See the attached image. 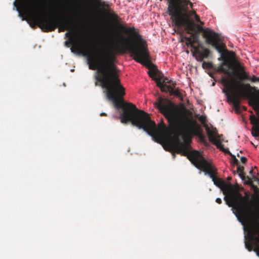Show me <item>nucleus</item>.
Wrapping results in <instances>:
<instances>
[{
	"mask_svg": "<svg viewBox=\"0 0 259 259\" xmlns=\"http://www.w3.org/2000/svg\"><path fill=\"white\" fill-rule=\"evenodd\" d=\"M205 130L209 141L214 144L217 147H221V144H222L221 142L224 140L223 139V135H219L217 128L212 126H211L210 128L208 125H205Z\"/></svg>",
	"mask_w": 259,
	"mask_h": 259,
	"instance_id": "nucleus-9",
	"label": "nucleus"
},
{
	"mask_svg": "<svg viewBox=\"0 0 259 259\" xmlns=\"http://www.w3.org/2000/svg\"><path fill=\"white\" fill-rule=\"evenodd\" d=\"M169 2V9L171 14L176 16V13L180 10L179 4L180 0H167Z\"/></svg>",
	"mask_w": 259,
	"mask_h": 259,
	"instance_id": "nucleus-10",
	"label": "nucleus"
},
{
	"mask_svg": "<svg viewBox=\"0 0 259 259\" xmlns=\"http://www.w3.org/2000/svg\"><path fill=\"white\" fill-rule=\"evenodd\" d=\"M70 45L72 46L71 48L72 52H77L87 57L90 69L94 70L97 69V71L100 68L106 66V63H108L105 56L107 54L110 53V50L101 49L98 54H93L89 51V43L86 40L75 39L71 37L65 42L66 46L68 47Z\"/></svg>",
	"mask_w": 259,
	"mask_h": 259,
	"instance_id": "nucleus-6",
	"label": "nucleus"
},
{
	"mask_svg": "<svg viewBox=\"0 0 259 259\" xmlns=\"http://www.w3.org/2000/svg\"><path fill=\"white\" fill-rule=\"evenodd\" d=\"M181 3L179 4L180 10L176 13V16L171 14L169 9V5H168L167 12L168 15L170 16V19L174 23L175 27L178 29L184 27L187 31V33H191V31H195L196 25L193 20L191 18V16L197 14L195 11L188 12V5H190L192 8L193 4L190 0H180ZM169 3V2H168Z\"/></svg>",
	"mask_w": 259,
	"mask_h": 259,
	"instance_id": "nucleus-8",
	"label": "nucleus"
},
{
	"mask_svg": "<svg viewBox=\"0 0 259 259\" xmlns=\"http://www.w3.org/2000/svg\"><path fill=\"white\" fill-rule=\"evenodd\" d=\"M196 30L194 31L195 32ZM194 31H191V33L192 34V42H193V45H194V44L195 43H198L199 42V39H198V36L197 35H195L194 34H193L192 32H193Z\"/></svg>",
	"mask_w": 259,
	"mask_h": 259,
	"instance_id": "nucleus-19",
	"label": "nucleus"
},
{
	"mask_svg": "<svg viewBox=\"0 0 259 259\" xmlns=\"http://www.w3.org/2000/svg\"><path fill=\"white\" fill-rule=\"evenodd\" d=\"M154 80L156 81L157 87L160 89L161 92L169 93L170 91H172V87L170 85H168L163 84L162 82L161 77H158L157 78H155Z\"/></svg>",
	"mask_w": 259,
	"mask_h": 259,
	"instance_id": "nucleus-12",
	"label": "nucleus"
},
{
	"mask_svg": "<svg viewBox=\"0 0 259 259\" xmlns=\"http://www.w3.org/2000/svg\"><path fill=\"white\" fill-rule=\"evenodd\" d=\"M215 202L218 204H221L222 201L220 198H217L215 200Z\"/></svg>",
	"mask_w": 259,
	"mask_h": 259,
	"instance_id": "nucleus-30",
	"label": "nucleus"
},
{
	"mask_svg": "<svg viewBox=\"0 0 259 259\" xmlns=\"http://www.w3.org/2000/svg\"><path fill=\"white\" fill-rule=\"evenodd\" d=\"M33 10L36 13L31 16L33 21L38 23L44 31H53L58 27L59 32H63L65 30L69 31L65 33L66 37H69V39H70L71 37L76 39L78 34L76 31L72 29L74 28L73 27L74 25L71 20L60 17L44 18L38 11L37 9L34 8Z\"/></svg>",
	"mask_w": 259,
	"mask_h": 259,
	"instance_id": "nucleus-7",
	"label": "nucleus"
},
{
	"mask_svg": "<svg viewBox=\"0 0 259 259\" xmlns=\"http://www.w3.org/2000/svg\"><path fill=\"white\" fill-rule=\"evenodd\" d=\"M154 105L167 120L170 130L176 136L174 140L168 141L166 144V150L172 153L173 157L176 156L175 152L187 156L197 168L209 176L214 184L222 190L224 195L226 192L232 191V184L215 176L217 169L205 159L200 152L196 150L189 151L188 143L182 142L178 138V137L182 136L185 141L187 138L199 134L196 122L190 119L186 115H191L192 112L184 105H182L180 109L169 100L161 97L159 98L158 102Z\"/></svg>",
	"mask_w": 259,
	"mask_h": 259,
	"instance_id": "nucleus-2",
	"label": "nucleus"
},
{
	"mask_svg": "<svg viewBox=\"0 0 259 259\" xmlns=\"http://www.w3.org/2000/svg\"><path fill=\"white\" fill-rule=\"evenodd\" d=\"M217 148L220 149V150L224 152V153L229 154L230 156H231V155H232V154L230 152L229 149L224 148V145L223 144H221V147H217Z\"/></svg>",
	"mask_w": 259,
	"mask_h": 259,
	"instance_id": "nucleus-21",
	"label": "nucleus"
},
{
	"mask_svg": "<svg viewBox=\"0 0 259 259\" xmlns=\"http://www.w3.org/2000/svg\"><path fill=\"white\" fill-rule=\"evenodd\" d=\"M222 83L225 87L223 92L235 109L239 108L241 99H247L249 105L259 113V90H256L249 83H244L234 79L231 80L225 77L222 78Z\"/></svg>",
	"mask_w": 259,
	"mask_h": 259,
	"instance_id": "nucleus-4",
	"label": "nucleus"
},
{
	"mask_svg": "<svg viewBox=\"0 0 259 259\" xmlns=\"http://www.w3.org/2000/svg\"><path fill=\"white\" fill-rule=\"evenodd\" d=\"M232 186L233 190L225 193L224 200L226 204L232 207L238 221L243 225L246 224L244 227L247 231L245 237V247L250 251L253 246V250L259 256V207L252 200L248 192L245 191L244 195L240 192L243 188L240 187L237 184H232Z\"/></svg>",
	"mask_w": 259,
	"mask_h": 259,
	"instance_id": "nucleus-3",
	"label": "nucleus"
},
{
	"mask_svg": "<svg viewBox=\"0 0 259 259\" xmlns=\"http://www.w3.org/2000/svg\"><path fill=\"white\" fill-rule=\"evenodd\" d=\"M109 17L118 28L125 31L131 37L121 36V41L110 50V53L106 54L105 59L108 63L96 71L95 78L106 90L108 99L113 102L116 109H121L122 112L120 114L121 123L131 122L138 128L143 129L156 142L158 140H163L162 132L157 128L155 122L151 119L149 114L138 109L133 104L124 102L123 96L125 94V89L121 84L118 69L114 64L117 54H124L127 51L131 54L136 62L146 65L148 68L151 66L155 67L149 60L150 55L147 42L142 38L138 29L134 27H125L120 24L121 19L117 15L110 14Z\"/></svg>",
	"mask_w": 259,
	"mask_h": 259,
	"instance_id": "nucleus-1",
	"label": "nucleus"
},
{
	"mask_svg": "<svg viewBox=\"0 0 259 259\" xmlns=\"http://www.w3.org/2000/svg\"><path fill=\"white\" fill-rule=\"evenodd\" d=\"M237 156H238V157H239V154H237Z\"/></svg>",
	"mask_w": 259,
	"mask_h": 259,
	"instance_id": "nucleus-36",
	"label": "nucleus"
},
{
	"mask_svg": "<svg viewBox=\"0 0 259 259\" xmlns=\"http://www.w3.org/2000/svg\"><path fill=\"white\" fill-rule=\"evenodd\" d=\"M231 156L232 158V162H233V164H234L236 165H238V164H239V161H238V159L236 158L235 155L232 154V155H231Z\"/></svg>",
	"mask_w": 259,
	"mask_h": 259,
	"instance_id": "nucleus-24",
	"label": "nucleus"
},
{
	"mask_svg": "<svg viewBox=\"0 0 259 259\" xmlns=\"http://www.w3.org/2000/svg\"><path fill=\"white\" fill-rule=\"evenodd\" d=\"M228 180H231V178L228 177Z\"/></svg>",
	"mask_w": 259,
	"mask_h": 259,
	"instance_id": "nucleus-35",
	"label": "nucleus"
},
{
	"mask_svg": "<svg viewBox=\"0 0 259 259\" xmlns=\"http://www.w3.org/2000/svg\"><path fill=\"white\" fill-rule=\"evenodd\" d=\"M210 53V51L206 48H203L201 52H199V57L200 60L202 61L204 58H207Z\"/></svg>",
	"mask_w": 259,
	"mask_h": 259,
	"instance_id": "nucleus-14",
	"label": "nucleus"
},
{
	"mask_svg": "<svg viewBox=\"0 0 259 259\" xmlns=\"http://www.w3.org/2000/svg\"><path fill=\"white\" fill-rule=\"evenodd\" d=\"M250 119L251 123L253 125H255L257 126L256 129L257 133L254 134L252 133V134L253 136H254V137H257L259 135V127H258L259 119L258 118H257L256 117H255V116L253 115L250 116Z\"/></svg>",
	"mask_w": 259,
	"mask_h": 259,
	"instance_id": "nucleus-13",
	"label": "nucleus"
},
{
	"mask_svg": "<svg viewBox=\"0 0 259 259\" xmlns=\"http://www.w3.org/2000/svg\"><path fill=\"white\" fill-rule=\"evenodd\" d=\"M199 138L201 139L202 141H203V140L204 139V136L201 134H199Z\"/></svg>",
	"mask_w": 259,
	"mask_h": 259,
	"instance_id": "nucleus-31",
	"label": "nucleus"
},
{
	"mask_svg": "<svg viewBox=\"0 0 259 259\" xmlns=\"http://www.w3.org/2000/svg\"><path fill=\"white\" fill-rule=\"evenodd\" d=\"M253 170L252 169H251L250 170L249 173H250V174L251 175L253 173Z\"/></svg>",
	"mask_w": 259,
	"mask_h": 259,
	"instance_id": "nucleus-33",
	"label": "nucleus"
},
{
	"mask_svg": "<svg viewBox=\"0 0 259 259\" xmlns=\"http://www.w3.org/2000/svg\"><path fill=\"white\" fill-rule=\"evenodd\" d=\"M201 29L206 43L212 46L221 54L223 62L219 66L218 71L229 76H232L236 75L234 69L236 68L238 70L237 75L240 81L250 79V76L245 71L244 68L240 65L238 61L224 54L223 52L227 51L225 49V45L221 42L222 39L220 34L208 28L203 29L201 28Z\"/></svg>",
	"mask_w": 259,
	"mask_h": 259,
	"instance_id": "nucleus-5",
	"label": "nucleus"
},
{
	"mask_svg": "<svg viewBox=\"0 0 259 259\" xmlns=\"http://www.w3.org/2000/svg\"><path fill=\"white\" fill-rule=\"evenodd\" d=\"M158 70L157 69H149V70L148 72L149 76H150L153 80H154L155 78H157L158 77H161L160 76L157 75V73Z\"/></svg>",
	"mask_w": 259,
	"mask_h": 259,
	"instance_id": "nucleus-15",
	"label": "nucleus"
},
{
	"mask_svg": "<svg viewBox=\"0 0 259 259\" xmlns=\"http://www.w3.org/2000/svg\"><path fill=\"white\" fill-rule=\"evenodd\" d=\"M241 161L243 163H245L247 162V158L245 157H241Z\"/></svg>",
	"mask_w": 259,
	"mask_h": 259,
	"instance_id": "nucleus-27",
	"label": "nucleus"
},
{
	"mask_svg": "<svg viewBox=\"0 0 259 259\" xmlns=\"http://www.w3.org/2000/svg\"><path fill=\"white\" fill-rule=\"evenodd\" d=\"M106 115V113H101V116Z\"/></svg>",
	"mask_w": 259,
	"mask_h": 259,
	"instance_id": "nucleus-34",
	"label": "nucleus"
},
{
	"mask_svg": "<svg viewBox=\"0 0 259 259\" xmlns=\"http://www.w3.org/2000/svg\"><path fill=\"white\" fill-rule=\"evenodd\" d=\"M161 81L164 84L165 82L170 83L171 81L169 80L167 78L165 77L162 80H161Z\"/></svg>",
	"mask_w": 259,
	"mask_h": 259,
	"instance_id": "nucleus-29",
	"label": "nucleus"
},
{
	"mask_svg": "<svg viewBox=\"0 0 259 259\" xmlns=\"http://www.w3.org/2000/svg\"><path fill=\"white\" fill-rule=\"evenodd\" d=\"M247 185H249L253 188L254 191V192L256 193V196H258L259 194V188L255 185L253 184L252 181L251 180V184H247Z\"/></svg>",
	"mask_w": 259,
	"mask_h": 259,
	"instance_id": "nucleus-20",
	"label": "nucleus"
},
{
	"mask_svg": "<svg viewBox=\"0 0 259 259\" xmlns=\"http://www.w3.org/2000/svg\"><path fill=\"white\" fill-rule=\"evenodd\" d=\"M212 66V63L210 62H203L202 63V67L208 69L211 68Z\"/></svg>",
	"mask_w": 259,
	"mask_h": 259,
	"instance_id": "nucleus-22",
	"label": "nucleus"
},
{
	"mask_svg": "<svg viewBox=\"0 0 259 259\" xmlns=\"http://www.w3.org/2000/svg\"><path fill=\"white\" fill-rule=\"evenodd\" d=\"M195 16V20L197 22H200L201 23H202L201 21H200V18L199 17V16L197 14H196L195 15H194Z\"/></svg>",
	"mask_w": 259,
	"mask_h": 259,
	"instance_id": "nucleus-26",
	"label": "nucleus"
},
{
	"mask_svg": "<svg viewBox=\"0 0 259 259\" xmlns=\"http://www.w3.org/2000/svg\"><path fill=\"white\" fill-rule=\"evenodd\" d=\"M184 38L186 40V44L187 46H190L191 47L194 48L196 50H197V48L195 47L193 45L192 36H190V37L185 36L184 37Z\"/></svg>",
	"mask_w": 259,
	"mask_h": 259,
	"instance_id": "nucleus-16",
	"label": "nucleus"
},
{
	"mask_svg": "<svg viewBox=\"0 0 259 259\" xmlns=\"http://www.w3.org/2000/svg\"><path fill=\"white\" fill-rule=\"evenodd\" d=\"M161 126H162L161 127H162V130H165V125H164V123H162V124L161 125Z\"/></svg>",
	"mask_w": 259,
	"mask_h": 259,
	"instance_id": "nucleus-32",
	"label": "nucleus"
},
{
	"mask_svg": "<svg viewBox=\"0 0 259 259\" xmlns=\"http://www.w3.org/2000/svg\"><path fill=\"white\" fill-rule=\"evenodd\" d=\"M169 93L171 95H174L177 96H180L181 95L179 89H177L174 90L172 88V91H170Z\"/></svg>",
	"mask_w": 259,
	"mask_h": 259,
	"instance_id": "nucleus-23",
	"label": "nucleus"
},
{
	"mask_svg": "<svg viewBox=\"0 0 259 259\" xmlns=\"http://www.w3.org/2000/svg\"><path fill=\"white\" fill-rule=\"evenodd\" d=\"M237 168V171L242 181L244 182L245 184H251V179L248 176H245L244 172V167L238 164Z\"/></svg>",
	"mask_w": 259,
	"mask_h": 259,
	"instance_id": "nucleus-11",
	"label": "nucleus"
},
{
	"mask_svg": "<svg viewBox=\"0 0 259 259\" xmlns=\"http://www.w3.org/2000/svg\"><path fill=\"white\" fill-rule=\"evenodd\" d=\"M248 80L251 81L252 82H259V77L255 76V75H253L252 77H250V79Z\"/></svg>",
	"mask_w": 259,
	"mask_h": 259,
	"instance_id": "nucleus-25",
	"label": "nucleus"
},
{
	"mask_svg": "<svg viewBox=\"0 0 259 259\" xmlns=\"http://www.w3.org/2000/svg\"><path fill=\"white\" fill-rule=\"evenodd\" d=\"M252 179L254 181H255L259 185V179L255 176H252Z\"/></svg>",
	"mask_w": 259,
	"mask_h": 259,
	"instance_id": "nucleus-28",
	"label": "nucleus"
},
{
	"mask_svg": "<svg viewBox=\"0 0 259 259\" xmlns=\"http://www.w3.org/2000/svg\"><path fill=\"white\" fill-rule=\"evenodd\" d=\"M199 121L203 124V126L205 127V125H207L206 124V116L205 115H202L198 117Z\"/></svg>",
	"mask_w": 259,
	"mask_h": 259,
	"instance_id": "nucleus-17",
	"label": "nucleus"
},
{
	"mask_svg": "<svg viewBox=\"0 0 259 259\" xmlns=\"http://www.w3.org/2000/svg\"><path fill=\"white\" fill-rule=\"evenodd\" d=\"M96 4L100 8H104L108 7V5L106 4V3L102 1V0H96Z\"/></svg>",
	"mask_w": 259,
	"mask_h": 259,
	"instance_id": "nucleus-18",
	"label": "nucleus"
}]
</instances>
